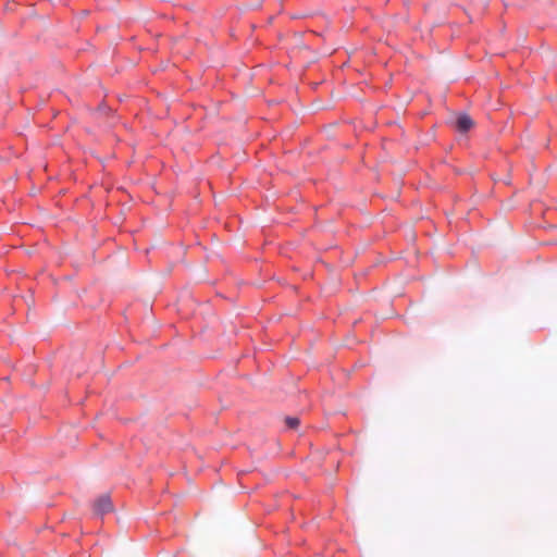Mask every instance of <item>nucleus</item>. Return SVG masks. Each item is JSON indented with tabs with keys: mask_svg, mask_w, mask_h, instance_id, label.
Wrapping results in <instances>:
<instances>
[{
	"mask_svg": "<svg viewBox=\"0 0 557 557\" xmlns=\"http://www.w3.org/2000/svg\"><path fill=\"white\" fill-rule=\"evenodd\" d=\"M113 510L111 498L108 495H102L94 503V511L98 516H103Z\"/></svg>",
	"mask_w": 557,
	"mask_h": 557,
	"instance_id": "obj_1",
	"label": "nucleus"
},
{
	"mask_svg": "<svg viewBox=\"0 0 557 557\" xmlns=\"http://www.w3.org/2000/svg\"><path fill=\"white\" fill-rule=\"evenodd\" d=\"M472 126H473V121L467 114H462V115L458 116L456 120V127L461 133L468 132Z\"/></svg>",
	"mask_w": 557,
	"mask_h": 557,
	"instance_id": "obj_2",
	"label": "nucleus"
},
{
	"mask_svg": "<svg viewBox=\"0 0 557 557\" xmlns=\"http://www.w3.org/2000/svg\"><path fill=\"white\" fill-rule=\"evenodd\" d=\"M285 422L289 429H296L299 425V419L296 417H287Z\"/></svg>",
	"mask_w": 557,
	"mask_h": 557,
	"instance_id": "obj_3",
	"label": "nucleus"
}]
</instances>
